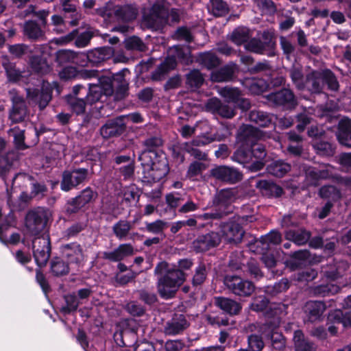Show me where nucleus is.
<instances>
[{
	"label": "nucleus",
	"instance_id": "obj_1",
	"mask_svg": "<svg viewBox=\"0 0 351 351\" xmlns=\"http://www.w3.org/2000/svg\"><path fill=\"white\" fill-rule=\"evenodd\" d=\"M154 274L158 276L156 283L158 293L165 300L175 298L187 277L186 273L173 269L166 261H160L156 265L154 268Z\"/></svg>",
	"mask_w": 351,
	"mask_h": 351
},
{
	"label": "nucleus",
	"instance_id": "obj_2",
	"mask_svg": "<svg viewBox=\"0 0 351 351\" xmlns=\"http://www.w3.org/2000/svg\"><path fill=\"white\" fill-rule=\"evenodd\" d=\"M138 160L143 168L144 178L153 182L160 181L169 171L168 160L163 152H141L138 155Z\"/></svg>",
	"mask_w": 351,
	"mask_h": 351
},
{
	"label": "nucleus",
	"instance_id": "obj_3",
	"mask_svg": "<svg viewBox=\"0 0 351 351\" xmlns=\"http://www.w3.org/2000/svg\"><path fill=\"white\" fill-rule=\"evenodd\" d=\"M98 197L97 192L90 186L79 191L75 197L68 199L64 206V212L68 215H76L88 209Z\"/></svg>",
	"mask_w": 351,
	"mask_h": 351
},
{
	"label": "nucleus",
	"instance_id": "obj_4",
	"mask_svg": "<svg viewBox=\"0 0 351 351\" xmlns=\"http://www.w3.org/2000/svg\"><path fill=\"white\" fill-rule=\"evenodd\" d=\"M90 174L87 168L72 167L62 171L60 180V189L63 192H70L77 189L90 180Z\"/></svg>",
	"mask_w": 351,
	"mask_h": 351
},
{
	"label": "nucleus",
	"instance_id": "obj_5",
	"mask_svg": "<svg viewBox=\"0 0 351 351\" xmlns=\"http://www.w3.org/2000/svg\"><path fill=\"white\" fill-rule=\"evenodd\" d=\"M147 27L156 29H162L169 24V8L162 1H156L150 8L149 13L143 16Z\"/></svg>",
	"mask_w": 351,
	"mask_h": 351
},
{
	"label": "nucleus",
	"instance_id": "obj_6",
	"mask_svg": "<svg viewBox=\"0 0 351 351\" xmlns=\"http://www.w3.org/2000/svg\"><path fill=\"white\" fill-rule=\"evenodd\" d=\"M265 97L271 106L284 110H293L298 104L293 91L287 88H282L279 90L271 92Z\"/></svg>",
	"mask_w": 351,
	"mask_h": 351
},
{
	"label": "nucleus",
	"instance_id": "obj_7",
	"mask_svg": "<svg viewBox=\"0 0 351 351\" xmlns=\"http://www.w3.org/2000/svg\"><path fill=\"white\" fill-rule=\"evenodd\" d=\"M223 282L228 290L240 298L251 296L256 289L253 282L237 275H226Z\"/></svg>",
	"mask_w": 351,
	"mask_h": 351
},
{
	"label": "nucleus",
	"instance_id": "obj_8",
	"mask_svg": "<svg viewBox=\"0 0 351 351\" xmlns=\"http://www.w3.org/2000/svg\"><path fill=\"white\" fill-rule=\"evenodd\" d=\"M214 210L204 214L205 219H221L224 216L232 213L233 206L232 204V197L228 191H221L213 200Z\"/></svg>",
	"mask_w": 351,
	"mask_h": 351
},
{
	"label": "nucleus",
	"instance_id": "obj_9",
	"mask_svg": "<svg viewBox=\"0 0 351 351\" xmlns=\"http://www.w3.org/2000/svg\"><path fill=\"white\" fill-rule=\"evenodd\" d=\"M221 242V236L219 232L210 230L197 235L191 242L190 248L196 254H202L218 247Z\"/></svg>",
	"mask_w": 351,
	"mask_h": 351
},
{
	"label": "nucleus",
	"instance_id": "obj_10",
	"mask_svg": "<svg viewBox=\"0 0 351 351\" xmlns=\"http://www.w3.org/2000/svg\"><path fill=\"white\" fill-rule=\"evenodd\" d=\"M134 254V250L132 244L122 243L111 252H104L102 258L113 263L118 262L117 269L120 274L130 270L126 265L121 263V261Z\"/></svg>",
	"mask_w": 351,
	"mask_h": 351
},
{
	"label": "nucleus",
	"instance_id": "obj_11",
	"mask_svg": "<svg viewBox=\"0 0 351 351\" xmlns=\"http://www.w3.org/2000/svg\"><path fill=\"white\" fill-rule=\"evenodd\" d=\"M127 129L125 117L120 115L108 119L100 128L99 133L104 139L117 138L123 135Z\"/></svg>",
	"mask_w": 351,
	"mask_h": 351
},
{
	"label": "nucleus",
	"instance_id": "obj_12",
	"mask_svg": "<svg viewBox=\"0 0 351 351\" xmlns=\"http://www.w3.org/2000/svg\"><path fill=\"white\" fill-rule=\"evenodd\" d=\"M304 181L308 187H317L321 184L322 180L332 178V172L327 166H305L304 167Z\"/></svg>",
	"mask_w": 351,
	"mask_h": 351
},
{
	"label": "nucleus",
	"instance_id": "obj_13",
	"mask_svg": "<svg viewBox=\"0 0 351 351\" xmlns=\"http://www.w3.org/2000/svg\"><path fill=\"white\" fill-rule=\"evenodd\" d=\"M210 175L221 182L234 184L243 179V173L233 167L219 165L210 170Z\"/></svg>",
	"mask_w": 351,
	"mask_h": 351
},
{
	"label": "nucleus",
	"instance_id": "obj_14",
	"mask_svg": "<svg viewBox=\"0 0 351 351\" xmlns=\"http://www.w3.org/2000/svg\"><path fill=\"white\" fill-rule=\"evenodd\" d=\"M47 222V215L40 209L29 210L25 216V226L34 236H38L43 231Z\"/></svg>",
	"mask_w": 351,
	"mask_h": 351
},
{
	"label": "nucleus",
	"instance_id": "obj_15",
	"mask_svg": "<svg viewBox=\"0 0 351 351\" xmlns=\"http://www.w3.org/2000/svg\"><path fill=\"white\" fill-rule=\"evenodd\" d=\"M53 88L49 84H43L40 89L37 88H27V97L36 103L40 109L43 110L52 99Z\"/></svg>",
	"mask_w": 351,
	"mask_h": 351
},
{
	"label": "nucleus",
	"instance_id": "obj_16",
	"mask_svg": "<svg viewBox=\"0 0 351 351\" xmlns=\"http://www.w3.org/2000/svg\"><path fill=\"white\" fill-rule=\"evenodd\" d=\"M12 107L9 110L8 119L12 124L23 123L28 117L29 110L23 96L15 95L11 98Z\"/></svg>",
	"mask_w": 351,
	"mask_h": 351
},
{
	"label": "nucleus",
	"instance_id": "obj_17",
	"mask_svg": "<svg viewBox=\"0 0 351 351\" xmlns=\"http://www.w3.org/2000/svg\"><path fill=\"white\" fill-rule=\"evenodd\" d=\"M33 256L39 267L46 265L51 253V243L49 238H36L32 243Z\"/></svg>",
	"mask_w": 351,
	"mask_h": 351
},
{
	"label": "nucleus",
	"instance_id": "obj_18",
	"mask_svg": "<svg viewBox=\"0 0 351 351\" xmlns=\"http://www.w3.org/2000/svg\"><path fill=\"white\" fill-rule=\"evenodd\" d=\"M219 226L228 243L237 245L242 241L245 231L242 226L235 220L221 222Z\"/></svg>",
	"mask_w": 351,
	"mask_h": 351
},
{
	"label": "nucleus",
	"instance_id": "obj_19",
	"mask_svg": "<svg viewBox=\"0 0 351 351\" xmlns=\"http://www.w3.org/2000/svg\"><path fill=\"white\" fill-rule=\"evenodd\" d=\"M264 137V132L258 128L248 124L241 125L237 133L238 144L252 145Z\"/></svg>",
	"mask_w": 351,
	"mask_h": 351
},
{
	"label": "nucleus",
	"instance_id": "obj_20",
	"mask_svg": "<svg viewBox=\"0 0 351 351\" xmlns=\"http://www.w3.org/2000/svg\"><path fill=\"white\" fill-rule=\"evenodd\" d=\"M114 50L112 47L104 46L88 51L86 53H80V58L86 60L92 66H98L111 58Z\"/></svg>",
	"mask_w": 351,
	"mask_h": 351
},
{
	"label": "nucleus",
	"instance_id": "obj_21",
	"mask_svg": "<svg viewBox=\"0 0 351 351\" xmlns=\"http://www.w3.org/2000/svg\"><path fill=\"white\" fill-rule=\"evenodd\" d=\"M255 186L261 195L267 199H278L285 194L283 188L271 180H257Z\"/></svg>",
	"mask_w": 351,
	"mask_h": 351
},
{
	"label": "nucleus",
	"instance_id": "obj_22",
	"mask_svg": "<svg viewBox=\"0 0 351 351\" xmlns=\"http://www.w3.org/2000/svg\"><path fill=\"white\" fill-rule=\"evenodd\" d=\"M62 257L69 264L80 265L84 261L82 247L77 242H72L60 246Z\"/></svg>",
	"mask_w": 351,
	"mask_h": 351
},
{
	"label": "nucleus",
	"instance_id": "obj_23",
	"mask_svg": "<svg viewBox=\"0 0 351 351\" xmlns=\"http://www.w3.org/2000/svg\"><path fill=\"white\" fill-rule=\"evenodd\" d=\"M190 326L184 314L175 313L172 318L165 323L164 333L167 336H176L182 334Z\"/></svg>",
	"mask_w": 351,
	"mask_h": 351
},
{
	"label": "nucleus",
	"instance_id": "obj_24",
	"mask_svg": "<svg viewBox=\"0 0 351 351\" xmlns=\"http://www.w3.org/2000/svg\"><path fill=\"white\" fill-rule=\"evenodd\" d=\"M252 162L247 168L253 172L263 169L266 162L267 151L265 146L256 142L250 145Z\"/></svg>",
	"mask_w": 351,
	"mask_h": 351
},
{
	"label": "nucleus",
	"instance_id": "obj_25",
	"mask_svg": "<svg viewBox=\"0 0 351 351\" xmlns=\"http://www.w3.org/2000/svg\"><path fill=\"white\" fill-rule=\"evenodd\" d=\"M60 78L63 81L75 79H91L98 75L97 70L77 69L75 66H64L59 73Z\"/></svg>",
	"mask_w": 351,
	"mask_h": 351
},
{
	"label": "nucleus",
	"instance_id": "obj_26",
	"mask_svg": "<svg viewBox=\"0 0 351 351\" xmlns=\"http://www.w3.org/2000/svg\"><path fill=\"white\" fill-rule=\"evenodd\" d=\"M206 109L214 114H217L223 118L231 119L236 114L235 110L229 105L223 104L217 98L213 97L208 100L205 105Z\"/></svg>",
	"mask_w": 351,
	"mask_h": 351
},
{
	"label": "nucleus",
	"instance_id": "obj_27",
	"mask_svg": "<svg viewBox=\"0 0 351 351\" xmlns=\"http://www.w3.org/2000/svg\"><path fill=\"white\" fill-rule=\"evenodd\" d=\"M326 309V305L322 301H308L304 306L306 321L311 323L320 321Z\"/></svg>",
	"mask_w": 351,
	"mask_h": 351
},
{
	"label": "nucleus",
	"instance_id": "obj_28",
	"mask_svg": "<svg viewBox=\"0 0 351 351\" xmlns=\"http://www.w3.org/2000/svg\"><path fill=\"white\" fill-rule=\"evenodd\" d=\"M6 145V141L0 137V176L7 174L17 158L14 152H5Z\"/></svg>",
	"mask_w": 351,
	"mask_h": 351
},
{
	"label": "nucleus",
	"instance_id": "obj_29",
	"mask_svg": "<svg viewBox=\"0 0 351 351\" xmlns=\"http://www.w3.org/2000/svg\"><path fill=\"white\" fill-rule=\"evenodd\" d=\"M305 89L311 94H320L323 93L324 83L322 71L313 70L305 76Z\"/></svg>",
	"mask_w": 351,
	"mask_h": 351
},
{
	"label": "nucleus",
	"instance_id": "obj_30",
	"mask_svg": "<svg viewBox=\"0 0 351 351\" xmlns=\"http://www.w3.org/2000/svg\"><path fill=\"white\" fill-rule=\"evenodd\" d=\"M215 305L224 313L230 316L239 315L242 310V305L234 300L223 296H218L214 298Z\"/></svg>",
	"mask_w": 351,
	"mask_h": 351
},
{
	"label": "nucleus",
	"instance_id": "obj_31",
	"mask_svg": "<svg viewBox=\"0 0 351 351\" xmlns=\"http://www.w3.org/2000/svg\"><path fill=\"white\" fill-rule=\"evenodd\" d=\"M337 138L340 145L351 148V119H341L337 125Z\"/></svg>",
	"mask_w": 351,
	"mask_h": 351
},
{
	"label": "nucleus",
	"instance_id": "obj_32",
	"mask_svg": "<svg viewBox=\"0 0 351 351\" xmlns=\"http://www.w3.org/2000/svg\"><path fill=\"white\" fill-rule=\"evenodd\" d=\"M177 66V60L173 56H169L156 67L152 73L153 81H160L162 77Z\"/></svg>",
	"mask_w": 351,
	"mask_h": 351
},
{
	"label": "nucleus",
	"instance_id": "obj_33",
	"mask_svg": "<svg viewBox=\"0 0 351 351\" xmlns=\"http://www.w3.org/2000/svg\"><path fill=\"white\" fill-rule=\"evenodd\" d=\"M125 73H130L128 69H123L113 75L118 83L114 89V99L120 101L124 99L129 94V84L125 80Z\"/></svg>",
	"mask_w": 351,
	"mask_h": 351
},
{
	"label": "nucleus",
	"instance_id": "obj_34",
	"mask_svg": "<svg viewBox=\"0 0 351 351\" xmlns=\"http://www.w3.org/2000/svg\"><path fill=\"white\" fill-rule=\"evenodd\" d=\"M214 141L215 138L212 137H207L205 136L197 137L193 140L192 144L189 143V147L188 149H186V152L189 153L192 156L198 160H206L208 159L207 154L203 152L197 147H194L193 146H204L212 143Z\"/></svg>",
	"mask_w": 351,
	"mask_h": 351
},
{
	"label": "nucleus",
	"instance_id": "obj_35",
	"mask_svg": "<svg viewBox=\"0 0 351 351\" xmlns=\"http://www.w3.org/2000/svg\"><path fill=\"white\" fill-rule=\"evenodd\" d=\"M42 27L43 26L34 20L26 21L23 25V36L31 41H38L45 36V32Z\"/></svg>",
	"mask_w": 351,
	"mask_h": 351
},
{
	"label": "nucleus",
	"instance_id": "obj_36",
	"mask_svg": "<svg viewBox=\"0 0 351 351\" xmlns=\"http://www.w3.org/2000/svg\"><path fill=\"white\" fill-rule=\"evenodd\" d=\"M69 265L62 257L54 256L49 261V273L56 278L67 276L70 272Z\"/></svg>",
	"mask_w": 351,
	"mask_h": 351
},
{
	"label": "nucleus",
	"instance_id": "obj_37",
	"mask_svg": "<svg viewBox=\"0 0 351 351\" xmlns=\"http://www.w3.org/2000/svg\"><path fill=\"white\" fill-rule=\"evenodd\" d=\"M276 313L277 310L271 308H269V311L265 313V322L261 327L264 337L278 330L280 319L276 316Z\"/></svg>",
	"mask_w": 351,
	"mask_h": 351
},
{
	"label": "nucleus",
	"instance_id": "obj_38",
	"mask_svg": "<svg viewBox=\"0 0 351 351\" xmlns=\"http://www.w3.org/2000/svg\"><path fill=\"white\" fill-rule=\"evenodd\" d=\"M282 234L277 230H271L267 234L262 235L258 239L256 240L255 245L261 247L263 251H267L270 245H276L281 243Z\"/></svg>",
	"mask_w": 351,
	"mask_h": 351
},
{
	"label": "nucleus",
	"instance_id": "obj_39",
	"mask_svg": "<svg viewBox=\"0 0 351 351\" xmlns=\"http://www.w3.org/2000/svg\"><path fill=\"white\" fill-rule=\"evenodd\" d=\"M311 237V232L304 228L289 229L285 231V239L294 243L297 245L306 244Z\"/></svg>",
	"mask_w": 351,
	"mask_h": 351
},
{
	"label": "nucleus",
	"instance_id": "obj_40",
	"mask_svg": "<svg viewBox=\"0 0 351 351\" xmlns=\"http://www.w3.org/2000/svg\"><path fill=\"white\" fill-rule=\"evenodd\" d=\"M345 269L346 264L344 262L332 259V261L324 267L323 272L327 279L335 281L343 275Z\"/></svg>",
	"mask_w": 351,
	"mask_h": 351
},
{
	"label": "nucleus",
	"instance_id": "obj_41",
	"mask_svg": "<svg viewBox=\"0 0 351 351\" xmlns=\"http://www.w3.org/2000/svg\"><path fill=\"white\" fill-rule=\"evenodd\" d=\"M243 84L252 95H261L269 89L268 82L263 78H245Z\"/></svg>",
	"mask_w": 351,
	"mask_h": 351
},
{
	"label": "nucleus",
	"instance_id": "obj_42",
	"mask_svg": "<svg viewBox=\"0 0 351 351\" xmlns=\"http://www.w3.org/2000/svg\"><path fill=\"white\" fill-rule=\"evenodd\" d=\"M311 256L308 250H299L290 253L289 260L287 261L291 269L295 270L305 265Z\"/></svg>",
	"mask_w": 351,
	"mask_h": 351
},
{
	"label": "nucleus",
	"instance_id": "obj_43",
	"mask_svg": "<svg viewBox=\"0 0 351 351\" xmlns=\"http://www.w3.org/2000/svg\"><path fill=\"white\" fill-rule=\"evenodd\" d=\"M8 133L13 137V145L16 150L24 151L29 148V146L25 142V129H22L19 126H14L9 129Z\"/></svg>",
	"mask_w": 351,
	"mask_h": 351
},
{
	"label": "nucleus",
	"instance_id": "obj_44",
	"mask_svg": "<svg viewBox=\"0 0 351 351\" xmlns=\"http://www.w3.org/2000/svg\"><path fill=\"white\" fill-rule=\"evenodd\" d=\"M328 321L333 324H342L343 327H351V310L336 309L328 315Z\"/></svg>",
	"mask_w": 351,
	"mask_h": 351
},
{
	"label": "nucleus",
	"instance_id": "obj_45",
	"mask_svg": "<svg viewBox=\"0 0 351 351\" xmlns=\"http://www.w3.org/2000/svg\"><path fill=\"white\" fill-rule=\"evenodd\" d=\"M248 119L261 128H268L272 124V117L267 112L259 110H251L248 114Z\"/></svg>",
	"mask_w": 351,
	"mask_h": 351
},
{
	"label": "nucleus",
	"instance_id": "obj_46",
	"mask_svg": "<svg viewBox=\"0 0 351 351\" xmlns=\"http://www.w3.org/2000/svg\"><path fill=\"white\" fill-rule=\"evenodd\" d=\"M64 101L73 114L77 116L85 114L86 106L88 105L85 98L74 97L70 95H66Z\"/></svg>",
	"mask_w": 351,
	"mask_h": 351
},
{
	"label": "nucleus",
	"instance_id": "obj_47",
	"mask_svg": "<svg viewBox=\"0 0 351 351\" xmlns=\"http://www.w3.org/2000/svg\"><path fill=\"white\" fill-rule=\"evenodd\" d=\"M29 64L31 69L37 73H45L49 70L47 57L43 53L32 55L29 57Z\"/></svg>",
	"mask_w": 351,
	"mask_h": 351
},
{
	"label": "nucleus",
	"instance_id": "obj_48",
	"mask_svg": "<svg viewBox=\"0 0 351 351\" xmlns=\"http://www.w3.org/2000/svg\"><path fill=\"white\" fill-rule=\"evenodd\" d=\"M207 276L208 270L206 264L204 262H199L195 268L191 280V284L195 290L201 288L207 279Z\"/></svg>",
	"mask_w": 351,
	"mask_h": 351
},
{
	"label": "nucleus",
	"instance_id": "obj_49",
	"mask_svg": "<svg viewBox=\"0 0 351 351\" xmlns=\"http://www.w3.org/2000/svg\"><path fill=\"white\" fill-rule=\"evenodd\" d=\"M114 15L124 22H130L136 19L138 10L131 5H124L118 7L114 11Z\"/></svg>",
	"mask_w": 351,
	"mask_h": 351
},
{
	"label": "nucleus",
	"instance_id": "obj_50",
	"mask_svg": "<svg viewBox=\"0 0 351 351\" xmlns=\"http://www.w3.org/2000/svg\"><path fill=\"white\" fill-rule=\"evenodd\" d=\"M293 341L295 351H314L313 343L305 339L301 330H296L294 332Z\"/></svg>",
	"mask_w": 351,
	"mask_h": 351
},
{
	"label": "nucleus",
	"instance_id": "obj_51",
	"mask_svg": "<svg viewBox=\"0 0 351 351\" xmlns=\"http://www.w3.org/2000/svg\"><path fill=\"white\" fill-rule=\"evenodd\" d=\"M268 173L277 178H282L290 170L291 165L282 160H274L267 167Z\"/></svg>",
	"mask_w": 351,
	"mask_h": 351
},
{
	"label": "nucleus",
	"instance_id": "obj_52",
	"mask_svg": "<svg viewBox=\"0 0 351 351\" xmlns=\"http://www.w3.org/2000/svg\"><path fill=\"white\" fill-rule=\"evenodd\" d=\"M318 195L322 199H328L332 203L339 201L341 198V193L339 189L333 185H324L318 191Z\"/></svg>",
	"mask_w": 351,
	"mask_h": 351
},
{
	"label": "nucleus",
	"instance_id": "obj_53",
	"mask_svg": "<svg viewBox=\"0 0 351 351\" xmlns=\"http://www.w3.org/2000/svg\"><path fill=\"white\" fill-rule=\"evenodd\" d=\"M237 149L234 151L232 158L240 164H248L252 162L250 146L238 144Z\"/></svg>",
	"mask_w": 351,
	"mask_h": 351
},
{
	"label": "nucleus",
	"instance_id": "obj_54",
	"mask_svg": "<svg viewBox=\"0 0 351 351\" xmlns=\"http://www.w3.org/2000/svg\"><path fill=\"white\" fill-rule=\"evenodd\" d=\"M243 271L246 273L251 278L256 280L263 277V273L261 270L258 261L253 258H247Z\"/></svg>",
	"mask_w": 351,
	"mask_h": 351
},
{
	"label": "nucleus",
	"instance_id": "obj_55",
	"mask_svg": "<svg viewBox=\"0 0 351 351\" xmlns=\"http://www.w3.org/2000/svg\"><path fill=\"white\" fill-rule=\"evenodd\" d=\"M259 39H261L263 45H264L265 48H266V50L268 51V56H275L276 42L274 33L268 29L264 30Z\"/></svg>",
	"mask_w": 351,
	"mask_h": 351
},
{
	"label": "nucleus",
	"instance_id": "obj_56",
	"mask_svg": "<svg viewBox=\"0 0 351 351\" xmlns=\"http://www.w3.org/2000/svg\"><path fill=\"white\" fill-rule=\"evenodd\" d=\"M247 257L241 251L232 252L229 256L228 267L232 271L242 270L245 264Z\"/></svg>",
	"mask_w": 351,
	"mask_h": 351
},
{
	"label": "nucleus",
	"instance_id": "obj_57",
	"mask_svg": "<svg viewBox=\"0 0 351 351\" xmlns=\"http://www.w3.org/2000/svg\"><path fill=\"white\" fill-rule=\"evenodd\" d=\"M209 9L215 17L226 16L230 12V7L223 0H209Z\"/></svg>",
	"mask_w": 351,
	"mask_h": 351
},
{
	"label": "nucleus",
	"instance_id": "obj_58",
	"mask_svg": "<svg viewBox=\"0 0 351 351\" xmlns=\"http://www.w3.org/2000/svg\"><path fill=\"white\" fill-rule=\"evenodd\" d=\"M64 300L65 305L60 307V311L61 313L65 315H70L77 310L80 302L74 293L64 295Z\"/></svg>",
	"mask_w": 351,
	"mask_h": 351
},
{
	"label": "nucleus",
	"instance_id": "obj_59",
	"mask_svg": "<svg viewBox=\"0 0 351 351\" xmlns=\"http://www.w3.org/2000/svg\"><path fill=\"white\" fill-rule=\"evenodd\" d=\"M250 29L245 27H239L234 29L231 35L230 40L235 45L240 46L250 40Z\"/></svg>",
	"mask_w": 351,
	"mask_h": 351
},
{
	"label": "nucleus",
	"instance_id": "obj_60",
	"mask_svg": "<svg viewBox=\"0 0 351 351\" xmlns=\"http://www.w3.org/2000/svg\"><path fill=\"white\" fill-rule=\"evenodd\" d=\"M103 96H106L97 84H88V88L86 91L85 99L88 105H93L100 101Z\"/></svg>",
	"mask_w": 351,
	"mask_h": 351
},
{
	"label": "nucleus",
	"instance_id": "obj_61",
	"mask_svg": "<svg viewBox=\"0 0 351 351\" xmlns=\"http://www.w3.org/2000/svg\"><path fill=\"white\" fill-rule=\"evenodd\" d=\"M80 53L71 50L61 49L56 52V60L59 64L67 62L78 63Z\"/></svg>",
	"mask_w": 351,
	"mask_h": 351
},
{
	"label": "nucleus",
	"instance_id": "obj_62",
	"mask_svg": "<svg viewBox=\"0 0 351 351\" xmlns=\"http://www.w3.org/2000/svg\"><path fill=\"white\" fill-rule=\"evenodd\" d=\"M289 76L292 82L298 90H305V76L304 75L302 67L293 66L289 71Z\"/></svg>",
	"mask_w": 351,
	"mask_h": 351
},
{
	"label": "nucleus",
	"instance_id": "obj_63",
	"mask_svg": "<svg viewBox=\"0 0 351 351\" xmlns=\"http://www.w3.org/2000/svg\"><path fill=\"white\" fill-rule=\"evenodd\" d=\"M269 300L265 295H255L253 297L249 308L251 311L256 313H265L267 311H269Z\"/></svg>",
	"mask_w": 351,
	"mask_h": 351
},
{
	"label": "nucleus",
	"instance_id": "obj_64",
	"mask_svg": "<svg viewBox=\"0 0 351 351\" xmlns=\"http://www.w3.org/2000/svg\"><path fill=\"white\" fill-rule=\"evenodd\" d=\"M8 81L11 83H17L22 78V72L16 67L15 63L6 62L3 64Z\"/></svg>",
	"mask_w": 351,
	"mask_h": 351
}]
</instances>
